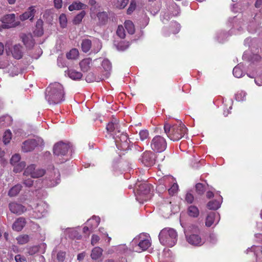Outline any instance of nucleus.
Returning <instances> with one entry per match:
<instances>
[{
  "label": "nucleus",
  "mask_w": 262,
  "mask_h": 262,
  "mask_svg": "<svg viewBox=\"0 0 262 262\" xmlns=\"http://www.w3.org/2000/svg\"><path fill=\"white\" fill-rule=\"evenodd\" d=\"M103 249L99 247H96L92 250L91 257L92 259L96 260L100 258L102 255Z\"/></svg>",
  "instance_id": "27"
},
{
  "label": "nucleus",
  "mask_w": 262,
  "mask_h": 262,
  "mask_svg": "<svg viewBox=\"0 0 262 262\" xmlns=\"http://www.w3.org/2000/svg\"><path fill=\"white\" fill-rule=\"evenodd\" d=\"M35 169V165L31 164L27 167L24 171V174L25 176H30L32 177V175Z\"/></svg>",
  "instance_id": "48"
},
{
  "label": "nucleus",
  "mask_w": 262,
  "mask_h": 262,
  "mask_svg": "<svg viewBox=\"0 0 262 262\" xmlns=\"http://www.w3.org/2000/svg\"><path fill=\"white\" fill-rule=\"evenodd\" d=\"M46 248V244L42 243L38 246H34L28 248V253L30 255H33L37 253L43 254L45 252Z\"/></svg>",
  "instance_id": "18"
},
{
  "label": "nucleus",
  "mask_w": 262,
  "mask_h": 262,
  "mask_svg": "<svg viewBox=\"0 0 262 262\" xmlns=\"http://www.w3.org/2000/svg\"><path fill=\"white\" fill-rule=\"evenodd\" d=\"M70 146L68 144L64 143L62 142H58L55 144L53 148L54 154L61 158L60 163H63L69 159L68 152Z\"/></svg>",
  "instance_id": "5"
},
{
  "label": "nucleus",
  "mask_w": 262,
  "mask_h": 262,
  "mask_svg": "<svg viewBox=\"0 0 262 262\" xmlns=\"http://www.w3.org/2000/svg\"><path fill=\"white\" fill-rule=\"evenodd\" d=\"M113 138L119 149L126 150L129 148L130 142L126 133L121 131L118 134L115 133Z\"/></svg>",
  "instance_id": "6"
},
{
  "label": "nucleus",
  "mask_w": 262,
  "mask_h": 262,
  "mask_svg": "<svg viewBox=\"0 0 262 262\" xmlns=\"http://www.w3.org/2000/svg\"><path fill=\"white\" fill-rule=\"evenodd\" d=\"M34 32L38 36L43 34L42 21L41 20H39L36 22V29Z\"/></svg>",
  "instance_id": "36"
},
{
  "label": "nucleus",
  "mask_w": 262,
  "mask_h": 262,
  "mask_svg": "<svg viewBox=\"0 0 262 262\" xmlns=\"http://www.w3.org/2000/svg\"><path fill=\"white\" fill-rule=\"evenodd\" d=\"M102 67L104 70V75L105 78H107L110 75L112 70V64L108 59H104L102 62Z\"/></svg>",
  "instance_id": "24"
},
{
  "label": "nucleus",
  "mask_w": 262,
  "mask_h": 262,
  "mask_svg": "<svg viewBox=\"0 0 262 262\" xmlns=\"http://www.w3.org/2000/svg\"><path fill=\"white\" fill-rule=\"evenodd\" d=\"M15 260L16 262H25L26 258L21 255L18 254L15 256Z\"/></svg>",
  "instance_id": "64"
},
{
  "label": "nucleus",
  "mask_w": 262,
  "mask_h": 262,
  "mask_svg": "<svg viewBox=\"0 0 262 262\" xmlns=\"http://www.w3.org/2000/svg\"><path fill=\"white\" fill-rule=\"evenodd\" d=\"M81 70L83 72L88 71L92 65V59L90 58H86L83 59L79 63Z\"/></svg>",
  "instance_id": "26"
},
{
  "label": "nucleus",
  "mask_w": 262,
  "mask_h": 262,
  "mask_svg": "<svg viewBox=\"0 0 262 262\" xmlns=\"http://www.w3.org/2000/svg\"><path fill=\"white\" fill-rule=\"evenodd\" d=\"M164 132L167 136L173 141H178L187 133V128L181 122L171 125L165 123L164 125Z\"/></svg>",
  "instance_id": "2"
},
{
  "label": "nucleus",
  "mask_w": 262,
  "mask_h": 262,
  "mask_svg": "<svg viewBox=\"0 0 262 262\" xmlns=\"http://www.w3.org/2000/svg\"><path fill=\"white\" fill-rule=\"evenodd\" d=\"M247 29L249 32L253 33L255 32V24L252 21L250 22V24L247 26Z\"/></svg>",
  "instance_id": "59"
},
{
  "label": "nucleus",
  "mask_w": 262,
  "mask_h": 262,
  "mask_svg": "<svg viewBox=\"0 0 262 262\" xmlns=\"http://www.w3.org/2000/svg\"><path fill=\"white\" fill-rule=\"evenodd\" d=\"M136 3L135 0H132L129 6L127 9L128 14H130L136 9Z\"/></svg>",
  "instance_id": "57"
},
{
  "label": "nucleus",
  "mask_w": 262,
  "mask_h": 262,
  "mask_svg": "<svg viewBox=\"0 0 262 262\" xmlns=\"http://www.w3.org/2000/svg\"><path fill=\"white\" fill-rule=\"evenodd\" d=\"M12 138V134L10 130H7L3 136V142L5 144L9 143Z\"/></svg>",
  "instance_id": "42"
},
{
  "label": "nucleus",
  "mask_w": 262,
  "mask_h": 262,
  "mask_svg": "<svg viewBox=\"0 0 262 262\" xmlns=\"http://www.w3.org/2000/svg\"><path fill=\"white\" fill-rule=\"evenodd\" d=\"M172 185L170 188L168 189L169 193L173 195L177 193L178 190V185L176 182H174L172 183Z\"/></svg>",
  "instance_id": "51"
},
{
  "label": "nucleus",
  "mask_w": 262,
  "mask_h": 262,
  "mask_svg": "<svg viewBox=\"0 0 262 262\" xmlns=\"http://www.w3.org/2000/svg\"><path fill=\"white\" fill-rule=\"evenodd\" d=\"M101 42L99 39H94L92 42V52L94 53H98L101 49Z\"/></svg>",
  "instance_id": "32"
},
{
  "label": "nucleus",
  "mask_w": 262,
  "mask_h": 262,
  "mask_svg": "<svg viewBox=\"0 0 262 262\" xmlns=\"http://www.w3.org/2000/svg\"><path fill=\"white\" fill-rule=\"evenodd\" d=\"M45 173V171L43 169H36L33 172L32 178H38L43 176Z\"/></svg>",
  "instance_id": "49"
},
{
  "label": "nucleus",
  "mask_w": 262,
  "mask_h": 262,
  "mask_svg": "<svg viewBox=\"0 0 262 262\" xmlns=\"http://www.w3.org/2000/svg\"><path fill=\"white\" fill-rule=\"evenodd\" d=\"M66 253L64 252H59L57 254V258L59 261H63L65 258Z\"/></svg>",
  "instance_id": "61"
},
{
  "label": "nucleus",
  "mask_w": 262,
  "mask_h": 262,
  "mask_svg": "<svg viewBox=\"0 0 262 262\" xmlns=\"http://www.w3.org/2000/svg\"><path fill=\"white\" fill-rule=\"evenodd\" d=\"M68 75L71 79L75 80L80 79L82 76L81 73L74 70H69Z\"/></svg>",
  "instance_id": "31"
},
{
  "label": "nucleus",
  "mask_w": 262,
  "mask_h": 262,
  "mask_svg": "<svg viewBox=\"0 0 262 262\" xmlns=\"http://www.w3.org/2000/svg\"><path fill=\"white\" fill-rule=\"evenodd\" d=\"M100 238L98 235L95 234L93 235L91 238L92 245L94 246L95 245L97 244Z\"/></svg>",
  "instance_id": "63"
},
{
  "label": "nucleus",
  "mask_w": 262,
  "mask_h": 262,
  "mask_svg": "<svg viewBox=\"0 0 262 262\" xmlns=\"http://www.w3.org/2000/svg\"><path fill=\"white\" fill-rule=\"evenodd\" d=\"M116 33L121 38H124L125 37V30L122 26H119L118 27Z\"/></svg>",
  "instance_id": "52"
},
{
  "label": "nucleus",
  "mask_w": 262,
  "mask_h": 262,
  "mask_svg": "<svg viewBox=\"0 0 262 262\" xmlns=\"http://www.w3.org/2000/svg\"><path fill=\"white\" fill-rule=\"evenodd\" d=\"M187 214L189 217L196 218L200 214V211L198 208L194 205H190L187 208Z\"/></svg>",
  "instance_id": "25"
},
{
  "label": "nucleus",
  "mask_w": 262,
  "mask_h": 262,
  "mask_svg": "<svg viewBox=\"0 0 262 262\" xmlns=\"http://www.w3.org/2000/svg\"><path fill=\"white\" fill-rule=\"evenodd\" d=\"M139 161L145 166L150 167L155 163L156 157L155 154L151 151L144 152Z\"/></svg>",
  "instance_id": "12"
},
{
  "label": "nucleus",
  "mask_w": 262,
  "mask_h": 262,
  "mask_svg": "<svg viewBox=\"0 0 262 262\" xmlns=\"http://www.w3.org/2000/svg\"><path fill=\"white\" fill-rule=\"evenodd\" d=\"M11 53L15 59H20L23 56L22 47L20 45H14L12 49Z\"/></svg>",
  "instance_id": "23"
},
{
  "label": "nucleus",
  "mask_w": 262,
  "mask_h": 262,
  "mask_svg": "<svg viewBox=\"0 0 262 262\" xmlns=\"http://www.w3.org/2000/svg\"><path fill=\"white\" fill-rule=\"evenodd\" d=\"M139 135L140 136V140L142 141H144V140L148 138L149 133L147 130L144 129L140 130Z\"/></svg>",
  "instance_id": "54"
},
{
  "label": "nucleus",
  "mask_w": 262,
  "mask_h": 262,
  "mask_svg": "<svg viewBox=\"0 0 262 262\" xmlns=\"http://www.w3.org/2000/svg\"><path fill=\"white\" fill-rule=\"evenodd\" d=\"M138 193L140 195H146L150 191L151 185L146 182L137 183L135 185Z\"/></svg>",
  "instance_id": "14"
},
{
  "label": "nucleus",
  "mask_w": 262,
  "mask_h": 262,
  "mask_svg": "<svg viewBox=\"0 0 262 262\" xmlns=\"http://www.w3.org/2000/svg\"><path fill=\"white\" fill-rule=\"evenodd\" d=\"M59 20L61 27L62 28L66 27L67 24V19L66 15L64 14H61L59 18Z\"/></svg>",
  "instance_id": "53"
},
{
  "label": "nucleus",
  "mask_w": 262,
  "mask_h": 262,
  "mask_svg": "<svg viewBox=\"0 0 262 262\" xmlns=\"http://www.w3.org/2000/svg\"><path fill=\"white\" fill-rule=\"evenodd\" d=\"M97 16L102 23H104L107 19V15L105 12L98 13Z\"/></svg>",
  "instance_id": "55"
},
{
  "label": "nucleus",
  "mask_w": 262,
  "mask_h": 262,
  "mask_svg": "<svg viewBox=\"0 0 262 262\" xmlns=\"http://www.w3.org/2000/svg\"><path fill=\"white\" fill-rule=\"evenodd\" d=\"M115 249L118 253L120 254L125 253L128 251V248L125 245H120L116 247Z\"/></svg>",
  "instance_id": "47"
},
{
  "label": "nucleus",
  "mask_w": 262,
  "mask_h": 262,
  "mask_svg": "<svg viewBox=\"0 0 262 262\" xmlns=\"http://www.w3.org/2000/svg\"><path fill=\"white\" fill-rule=\"evenodd\" d=\"M220 219V214L217 212L209 213L206 219L205 225L207 227H210L213 225H216Z\"/></svg>",
  "instance_id": "16"
},
{
  "label": "nucleus",
  "mask_w": 262,
  "mask_h": 262,
  "mask_svg": "<svg viewBox=\"0 0 262 262\" xmlns=\"http://www.w3.org/2000/svg\"><path fill=\"white\" fill-rule=\"evenodd\" d=\"M60 173L57 169L53 168L47 172V185L48 187H54L60 182Z\"/></svg>",
  "instance_id": "9"
},
{
  "label": "nucleus",
  "mask_w": 262,
  "mask_h": 262,
  "mask_svg": "<svg viewBox=\"0 0 262 262\" xmlns=\"http://www.w3.org/2000/svg\"><path fill=\"white\" fill-rule=\"evenodd\" d=\"M21 38L24 45L27 48H31L33 46L34 42L31 34H22Z\"/></svg>",
  "instance_id": "22"
},
{
  "label": "nucleus",
  "mask_w": 262,
  "mask_h": 262,
  "mask_svg": "<svg viewBox=\"0 0 262 262\" xmlns=\"http://www.w3.org/2000/svg\"><path fill=\"white\" fill-rule=\"evenodd\" d=\"M150 147L152 150L157 152L164 151L167 147L166 139L161 136H155L150 141Z\"/></svg>",
  "instance_id": "7"
},
{
  "label": "nucleus",
  "mask_w": 262,
  "mask_h": 262,
  "mask_svg": "<svg viewBox=\"0 0 262 262\" xmlns=\"http://www.w3.org/2000/svg\"><path fill=\"white\" fill-rule=\"evenodd\" d=\"M106 129L108 133H112L113 137L115 135V133L118 134L121 132L120 125L117 119H114L109 122L106 126Z\"/></svg>",
  "instance_id": "15"
},
{
  "label": "nucleus",
  "mask_w": 262,
  "mask_h": 262,
  "mask_svg": "<svg viewBox=\"0 0 262 262\" xmlns=\"http://www.w3.org/2000/svg\"><path fill=\"white\" fill-rule=\"evenodd\" d=\"M100 219L98 216H94L87 221V225L90 226L91 229H94L99 224Z\"/></svg>",
  "instance_id": "28"
},
{
  "label": "nucleus",
  "mask_w": 262,
  "mask_h": 262,
  "mask_svg": "<svg viewBox=\"0 0 262 262\" xmlns=\"http://www.w3.org/2000/svg\"><path fill=\"white\" fill-rule=\"evenodd\" d=\"M7 121V122L6 123V125H9L11 123V118L10 116H4L2 118H0V122H5V121Z\"/></svg>",
  "instance_id": "62"
},
{
  "label": "nucleus",
  "mask_w": 262,
  "mask_h": 262,
  "mask_svg": "<svg viewBox=\"0 0 262 262\" xmlns=\"http://www.w3.org/2000/svg\"><path fill=\"white\" fill-rule=\"evenodd\" d=\"M48 208V206L46 203L40 201L33 209L34 210L31 214L32 217L39 219L43 217L47 212Z\"/></svg>",
  "instance_id": "10"
},
{
  "label": "nucleus",
  "mask_w": 262,
  "mask_h": 262,
  "mask_svg": "<svg viewBox=\"0 0 262 262\" xmlns=\"http://www.w3.org/2000/svg\"><path fill=\"white\" fill-rule=\"evenodd\" d=\"M85 15V11H82L74 17L73 19V23L75 24H79L82 21V19H83Z\"/></svg>",
  "instance_id": "46"
},
{
  "label": "nucleus",
  "mask_w": 262,
  "mask_h": 262,
  "mask_svg": "<svg viewBox=\"0 0 262 262\" xmlns=\"http://www.w3.org/2000/svg\"><path fill=\"white\" fill-rule=\"evenodd\" d=\"M9 208L12 213L18 215L23 213L27 210L25 206L16 202L9 203Z\"/></svg>",
  "instance_id": "17"
},
{
  "label": "nucleus",
  "mask_w": 262,
  "mask_h": 262,
  "mask_svg": "<svg viewBox=\"0 0 262 262\" xmlns=\"http://www.w3.org/2000/svg\"><path fill=\"white\" fill-rule=\"evenodd\" d=\"M195 189L199 194H203L205 191L204 186L201 183L196 184Z\"/></svg>",
  "instance_id": "58"
},
{
  "label": "nucleus",
  "mask_w": 262,
  "mask_h": 262,
  "mask_svg": "<svg viewBox=\"0 0 262 262\" xmlns=\"http://www.w3.org/2000/svg\"><path fill=\"white\" fill-rule=\"evenodd\" d=\"M170 30L173 34H176L179 32L180 29V25L176 21L171 23Z\"/></svg>",
  "instance_id": "44"
},
{
  "label": "nucleus",
  "mask_w": 262,
  "mask_h": 262,
  "mask_svg": "<svg viewBox=\"0 0 262 262\" xmlns=\"http://www.w3.org/2000/svg\"><path fill=\"white\" fill-rule=\"evenodd\" d=\"M43 145V140L39 137L35 139H29L23 143L22 150L24 152H29L33 150L37 146Z\"/></svg>",
  "instance_id": "8"
},
{
  "label": "nucleus",
  "mask_w": 262,
  "mask_h": 262,
  "mask_svg": "<svg viewBox=\"0 0 262 262\" xmlns=\"http://www.w3.org/2000/svg\"><path fill=\"white\" fill-rule=\"evenodd\" d=\"M46 99L51 104H56L64 101L63 86L57 82L50 84L46 89Z\"/></svg>",
  "instance_id": "1"
},
{
  "label": "nucleus",
  "mask_w": 262,
  "mask_h": 262,
  "mask_svg": "<svg viewBox=\"0 0 262 262\" xmlns=\"http://www.w3.org/2000/svg\"><path fill=\"white\" fill-rule=\"evenodd\" d=\"M92 46V42L89 39H84L82 40L81 47L82 51L84 53L88 52Z\"/></svg>",
  "instance_id": "29"
},
{
  "label": "nucleus",
  "mask_w": 262,
  "mask_h": 262,
  "mask_svg": "<svg viewBox=\"0 0 262 262\" xmlns=\"http://www.w3.org/2000/svg\"><path fill=\"white\" fill-rule=\"evenodd\" d=\"M85 7L86 6L84 4L80 2H75L69 6L68 9L70 11H72L76 10H79L84 9Z\"/></svg>",
  "instance_id": "30"
},
{
  "label": "nucleus",
  "mask_w": 262,
  "mask_h": 262,
  "mask_svg": "<svg viewBox=\"0 0 262 262\" xmlns=\"http://www.w3.org/2000/svg\"><path fill=\"white\" fill-rule=\"evenodd\" d=\"M16 240L19 244H25L29 241V236L28 235H21L18 236Z\"/></svg>",
  "instance_id": "41"
},
{
  "label": "nucleus",
  "mask_w": 262,
  "mask_h": 262,
  "mask_svg": "<svg viewBox=\"0 0 262 262\" xmlns=\"http://www.w3.org/2000/svg\"><path fill=\"white\" fill-rule=\"evenodd\" d=\"M194 200L193 195L190 192H188L186 194L185 200L188 203H192Z\"/></svg>",
  "instance_id": "60"
},
{
  "label": "nucleus",
  "mask_w": 262,
  "mask_h": 262,
  "mask_svg": "<svg viewBox=\"0 0 262 262\" xmlns=\"http://www.w3.org/2000/svg\"><path fill=\"white\" fill-rule=\"evenodd\" d=\"M129 0H114V6L116 8L121 9L124 8L128 3Z\"/></svg>",
  "instance_id": "33"
},
{
  "label": "nucleus",
  "mask_w": 262,
  "mask_h": 262,
  "mask_svg": "<svg viewBox=\"0 0 262 262\" xmlns=\"http://www.w3.org/2000/svg\"><path fill=\"white\" fill-rule=\"evenodd\" d=\"M3 28H11L18 26L19 21L15 20V15L14 14H9L5 15L2 18Z\"/></svg>",
  "instance_id": "11"
},
{
  "label": "nucleus",
  "mask_w": 262,
  "mask_h": 262,
  "mask_svg": "<svg viewBox=\"0 0 262 262\" xmlns=\"http://www.w3.org/2000/svg\"><path fill=\"white\" fill-rule=\"evenodd\" d=\"M174 182H176V180L171 176H164L161 180V183H163L165 186L172 184Z\"/></svg>",
  "instance_id": "37"
},
{
  "label": "nucleus",
  "mask_w": 262,
  "mask_h": 262,
  "mask_svg": "<svg viewBox=\"0 0 262 262\" xmlns=\"http://www.w3.org/2000/svg\"><path fill=\"white\" fill-rule=\"evenodd\" d=\"M178 234L176 231L170 228L163 229L159 234L160 243L163 245L173 247L177 242Z\"/></svg>",
  "instance_id": "4"
},
{
  "label": "nucleus",
  "mask_w": 262,
  "mask_h": 262,
  "mask_svg": "<svg viewBox=\"0 0 262 262\" xmlns=\"http://www.w3.org/2000/svg\"><path fill=\"white\" fill-rule=\"evenodd\" d=\"M222 197L221 195H219L217 198L215 200L209 201L207 206L210 210H217L220 207L222 202Z\"/></svg>",
  "instance_id": "20"
},
{
  "label": "nucleus",
  "mask_w": 262,
  "mask_h": 262,
  "mask_svg": "<svg viewBox=\"0 0 262 262\" xmlns=\"http://www.w3.org/2000/svg\"><path fill=\"white\" fill-rule=\"evenodd\" d=\"M64 233L68 235V237L70 238H74L78 236V232L73 228H67L64 231Z\"/></svg>",
  "instance_id": "38"
},
{
  "label": "nucleus",
  "mask_w": 262,
  "mask_h": 262,
  "mask_svg": "<svg viewBox=\"0 0 262 262\" xmlns=\"http://www.w3.org/2000/svg\"><path fill=\"white\" fill-rule=\"evenodd\" d=\"M35 8V7L34 6L29 7L26 12L19 15V19L21 21H24L28 19H29L30 20H33L36 12Z\"/></svg>",
  "instance_id": "19"
},
{
  "label": "nucleus",
  "mask_w": 262,
  "mask_h": 262,
  "mask_svg": "<svg viewBox=\"0 0 262 262\" xmlns=\"http://www.w3.org/2000/svg\"><path fill=\"white\" fill-rule=\"evenodd\" d=\"M129 46L128 42L121 41L117 45V49L119 51H123L127 49Z\"/></svg>",
  "instance_id": "45"
},
{
  "label": "nucleus",
  "mask_w": 262,
  "mask_h": 262,
  "mask_svg": "<svg viewBox=\"0 0 262 262\" xmlns=\"http://www.w3.org/2000/svg\"><path fill=\"white\" fill-rule=\"evenodd\" d=\"M79 55V52L76 49H73L67 54V57L69 59H75L77 58Z\"/></svg>",
  "instance_id": "39"
},
{
  "label": "nucleus",
  "mask_w": 262,
  "mask_h": 262,
  "mask_svg": "<svg viewBox=\"0 0 262 262\" xmlns=\"http://www.w3.org/2000/svg\"><path fill=\"white\" fill-rule=\"evenodd\" d=\"M246 96V93L245 92L243 91H238L235 94V99L238 101H244L245 100Z\"/></svg>",
  "instance_id": "50"
},
{
  "label": "nucleus",
  "mask_w": 262,
  "mask_h": 262,
  "mask_svg": "<svg viewBox=\"0 0 262 262\" xmlns=\"http://www.w3.org/2000/svg\"><path fill=\"white\" fill-rule=\"evenodd\" d=\"M26 224L25 219L21 217H19L13 223L12 226L13 229L16 231H20L25 227Z\"/></svg>",
  "instance_id": "21"
},
{
  "label": "nucleus",
  "mask_w": 262,
  "mask_h": 262,
  "mask_svg": "<svg viewBox=\"0 0 262 262\" xmlns=\"http://www.w3.org/2000/svg\"><path fill=\"white\" fill-rule=\"evenodd\" d=\"M151 246V238L147 233H141L130 242V250L141 252L146 250Z\"/></svg>",
  "instance_id": "3"
},
{
  "label": "nucleus",
  "mask_w": 262,
  "mask_h": 262,
  "mask_svg": "<svg viewBox=\"0 0 262 262\" xmlns=\"http://www.w3.org/2000/svg\"><path fill=\"white\" fill-rule=\"evenodd\" d=\"M21 189V186L17 184L13 186L10 189L8 192V195L10 197L16 196L20 191Z\"/></svg>",
  "instance_id": "34"
},
{
  "label": "nucleus",
  "mask_w": 262,
  "mask_h": 262,
  "mask_svg": "<svg viewBox=\"0 0 262 262\" xmlns=\"http://www.w3.org/2000/svg\"><path fill=\"white\" fill-rule=\"evenodd\" d=\"M13 166H14L13 171L17 173L21 171L24 168L26 163L24 161H21Z\"/></svg>",
  "instance_id": "43"
},
{
  "label": "nucleus",
  "mask_w": 262,
  "mask_h": 262,
  "mask_svg": "<svg viewBox=\"0 0 262 262\" xmlns=\"http://www.w3.org/2000/svg\"><path fill=\"white\" fill-rule=\"evenodd\" d=\"M186 238L188 243L195 246H201L205 243L204 239L198 234L186 235Z\"/></svg>",
  "instance_id": "13"
},
{
  "label": "nucleus",
  "mask_w": 262,
  "mask_h": 262,
  "mask_svg": "<svg viewBox=\"0 0 262 262\" xmlns=\"http://www.w3.org/2000/svg\"><path fill=\"white\" fill-rule=\"evenodd\" d=\"M124 26L129 34H133L134 33L135 30V26L132 21L129 20H126L124 23Z\"/></svg>",
  "instance_id": "35"
},
{
  "label": "nucleus",
  "mask_w": 262,
  "mask_h": 262,
  "mask_svg": "<svg viewBox=\"0 0 262 262\" xmlns=\"http://www.w3.org/2000/svg\"><path fill=\"white\" fill-rule=\"evenodd\" d=\"M241 66L240 64H238L234 67L233 70V74L236 78H240L243 76V72L241 69Z\"/></svg>",
  "instance_id": "40"
},
{
  "label": "nucleus",
  "mask_w": 262,
  "mask_h": 262,
  "mask_svg": "<svg viewBox=\"0 0 262 262\" xmlns=\"http://www.w3.org/2000/svg\"><path fill=\"white\" fill-rule=\"evenodd\" d=\"M20 160V156L19 154H15L13 155L10 160L11 164L13 165H15L18 162H19Z\"/></svg>",
  "instance_id": "56"
}]
</instances>
